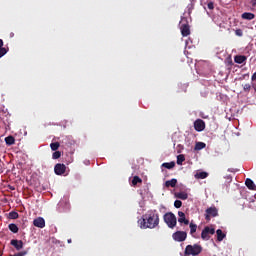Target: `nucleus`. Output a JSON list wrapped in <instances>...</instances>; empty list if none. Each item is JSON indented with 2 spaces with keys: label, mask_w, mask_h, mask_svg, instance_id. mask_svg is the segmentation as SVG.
I'll use <instances>...</instances> for the list:
<instances>
[{
  "label": "nucleus",
  "mask_w": 256,
  "mask_h": 256,
  "mask_svg": "<svg viewBox=\"0 0 256 256\" xmlns=\"http://www.w3.org/2000/svg\"><path fill=\"white\" fill-rule=\"evenodd\" d=\"M138 225L140 229H155V227H159V214L155 210L148 211L138 220Z\"/></svg>",
  "instance_id": "1"
},
{
  "label": "nucleus",
  "mask_w": 256,
  "mask_h": 256,
  "mask_svg": "<svg viewBox=\"0 0 256 256\" xmlns=\"http://www.w3.org/2000/svg\"><path fill=\"white\" fill-rule=\"evenodd\" d=\"M203 252V247L199 244H194V245H187L184 251V255L186 256H197V255H201V253Z\"/></svg>",
  "instance_id": "2"
},
{
  "label": "nucleus",
  "mask_w": 256,
  "mask_h": 256,
  "mask_svg": "<svg viewBox=\"0 0 256 256\" xmlns=\"http://www.w3.org/2000/svg\"><path fill=\"white\" fill-rule=\"evenodd\" d=\"M163 219L169 229H175V227H177V217L173 212H167L164 214Z\"/></svg>",
  "instance_id": "3"
},
{
  "label": "nucleus",
  "mask_w": 256,
  "mask_h": 256,
  "mask_svg": "<svg viewBox=\"0 0 256 256\" xmlns=\"http://www.w3.org/2000/svg\"><path fill=\"white\" fill-rule=\"evenodd\" d=\"M180 31L182 37H189V35H191V28L189 27V22H187V18H183L181 20Z\"/></svg>",
  "instance_id": "4"
},
{
  "label": "nucleus",
  "mask_w": 256,
  "mask_h": 256,
  "mask_svg": "<svg viewBox=\"0 0 256 256\" xmlns=\"http://www.w3.org/2000/svg\"><path fill=\"white\" fill-rule=\"evenodd\" d=\"M210 235H215V228L206 226L201 232V239L203 241H209L211 239Z\"/></svg>",
  "instance_id": "5"
},
{
  "label": "nucleus",
  "mask_w": 256,
  "mask_h": 256,
  "mask_svg": "<svg viewBox=\"0 0 256 256\" xmlns=\"http://www.w3.org/2000/svg\"><path fill=\"white\" fill-rule=\"evenodd\" d=\"M219 215V210H217V207H209L206 209L205 219L206 221H211V217H217Z\"/></svg>",
  "instance_id": "6"
},
{
  "label": "nucleus",
  "mask_w": 256,
  "mask_h": 256,
  "mask_svg": "<svg viewBox=\"0 0 256 256\" xmlns=\"http://www.w3.org/2000/svg\"><path fill=\"white\" fill-rule=\"evenodd\" d=\"M172 238L174 241H177L178 243H183L187 239V232L185 231H176L173 233Z\"/></svg>",
  "instance_id": "7"
},
{
  "label": "nucleus",
  "mask_w": 256,
  "mask_h": 256,
  "mask_svg": "<svg viewBox=\"0 0 256 256\" xmlns=\"http://www.w3.org/2000/svg\"><path fill=\"white\" fill-rule=\"evenodd\" d=\"M67 171V166L65 164L58 163L54 166V172L56 175H65Z\"/></svg>",
  "instance_id": "8"
},
{
  "label": "nucleus",
  "mask_w": 256,
  "mask_h": 256,
  "mask_svg": "<svg viewBox=\"0 0 256 256\" xmlns=\"http://www.w3.org/2000/svg\"><path fill=\"white\" fill-rule=\"evenodd\" d=\"M194 129H195V131H198L199 133L201 131H205V121H203L201 119L195 120Z\"/></svg>",
  "instance_id": "9"
},
{
  "label": "nucleus",
  "mask_w": 256,
  "mask_h": 256,
  "mask_svg": "<svg viewBox=\"0 0 256 256\" xmlns=\"http://www.w3.org/2000/svg\"><path fill=\"white\" fill-rule=\"evenodd\" d=\"M34 227H38L39 229H43L45 227V219L43 217H38L33 221Z\"/></svg>",
  "instance_id": "10"
},
{
  "label": "nucleus",
  "mask_w": 256,
  "mask_h": 256,
  "mask_svg": "<svg viewBox=\"0 0 256 256\" xmlns=\"http://www.w3.org/2000/svg\"><path fill=\"white\" fill-rule=\"evenodd\" d=\"M10 245L15 247V249H17V251H21V249H23V241H21V240L13 239V240H11Z\"/></svg>",
  "instance_id": "11"
},
{
  "label": "nucleus",
  "mask_w": 256,
  "mask_h": 256,
  "mask_svg": "<svg viewBox=\"0 0 256 256\" xmlns=\"http://www.w3.org/2000/svg\"><path fill=\"white\" fill-rule=\"evenodd\" d=\"M178 223H184V225H189V220L185 218V212H178Z\"/></svg>",
  "instance_id": "12"
},
{
  "label": "nucleus",
  "mask_w": 256,
  "mask_h": 256,
  "mask_svg": "<svg viewBox=\"0 0 256 256\" xmlns=\"http://www.w3.org/2000/svg\"><path fill=\"white\" fill-rule=\"evenodd\" d=\"M245 185H246V187H248L250 189V191H256L255 182H253V180H251V178L246 179Z\"/></svg>",
  "instance_id": "13"
},
{
  "label": "nucleus",
  "mask_w": 256,
  "mask_h": 256,
  "mask_svg": "<svg viewBox=\"0 0 256 256\" xmlns=\"http://www.w3.org/2000/svg\"><path fill=\"white\" fill-rule=\"evenodd\" d=\"M234 61L238 63V65H242V63H245L247 61V56L244 55H236L234 57Z\"/></svg>",
  "instance_id": "14"
},
{
  "label": "nucleus",
  "mask_w": 256,
  "mask_h": 256,
  "mask_svg": "<svg viewBox=\"0 0 256 256\" xmlns=\"http://www.w3.org/2000/svg\"><path fill=\"white\" fill-rule=\"evenodd\" d=\"M242 19H246V21H253V19H255V14L251 12H244L242 14Z\"/></svg>",
  "instance_id": "15"
},
{
  "label": "nucleus",
  "mask_w": 256,
  "mask_h": 256,
  "mask_svg": "<svg viewBox=\"0 0 256 256\" xmlns=\"http://www.w3.org/2000/svg\"><path fill=\"white\" fill-rule=\"evenodd\" d=\"M216 235H217V241L221 242L223 241V239H225V237H227V235L225 233H223V230L218 229L216 231Z\"/></svg>",
  "instance_id": "16"
},
{
  "label": "nucleus",
  "mask_w": 256,
  "mask_h": 256,
  "mask_svg": "<svg viewBox=\"0 0 256 256\" xmlns=\"http://www.w3.org/2000/svg\"><path fill=\"white\" fill-rule=\"evenodd\" d=\"M190 227V235L195 238V233H197V224L191 222L189 224Z\"/></svg>",
  "instance_id": "17"
},
{
  "label": "nucleus",
  "mask_w": 256,
  "mask_h": 256,
  "mask_svg": "<svg viewBox=\"0 0 256 256\" xmlns=\"http://www.w3.org/2000/svg\"><path fill=\"white\" fill-rule=\"evenodd\" d=\"M177 186V179L172 178L171 180H167L165 182V187H176Z\"/></svg>",
  "instance_id": "18"
},
{
  "label": "nucleus",
  "mask_w": 256,
  "mask_h": 256,
  "mask_svg": "<svg viewBox=\"0 0 256 256\" xmlns=\"http://www.w3.org/2000/svg\"><path fill=\"white\" fill-rule=\"evenodd\" d=\"M207 177H209V173L207 172H197L195 174L196 179H207Z\"/></svg>",
  "instance_id": "19"
},
{
  "label": "nucleus",
  "mask_w": 256,
  "mask_h": 256,
  "mask_svg": "<svg viewBox=\"0 0 256 256\" xmlns=\"http://www.w3.org/2000/svg\"><path fill=\"white\" fill-rule=\"evenodd\" d=\"M8 229L9 231H11V233H19V227L17 226V224H14V223L9 224Z\"/></svg>",
  "instance_id": "20"
},
{
  "label": "nucleus",
  "mask_w": 256,
  "mask_h": 256,
  "mask_svg": "<svg viewBox=\"0 0 256 256\" xmlns=\"http://www.w3.org/2000/svg\"><path fill=\"white\" fill-rule=\"evenodd\" d=\"M205 147H207V144H205V142H197L195 144V151H201V149H205Z\"/></svg>",
  "instance_id": "21"
},
{
  "label": "nucleus",
  "mask_w": 256,
  "mask_h": 256,
  "mask_svg": "<svg viewBox=\"0 0 256 256\" xmlns=\"http://www.w3.org/2000/svg\"><path fill=\"white\" fill-rule=\"evenodd\" d=\"M5 143H6V145H9V146L15 145V137H13V136H7V137L5 138Z\"/></svg>",
  "instance_id": "22"
},
{
  "label": "nucleus",
  "mask_w": 256,
  "mask_h": 256,
  "mask_svg": "<svg viewBox=\"0 0 256 256\" xmlns=\"http://www.w3.org/2000/svg\"><path fill=\"white\" fill-rule=\"evenodd\" d=\"M138 183H143V179H141L139 176H134L132 179L133 187H136Z\"/></svg>",
  "instance_id": "23"
},
{
  "label": "nucleus",
  "mask_w": 256,
  "mask_h": 256,
  "mask_svg": "<svg viewBox=\"0 0 256 256\" xmlns=\"http://www.w3.org/2000/svg\"><path fill=\"white\" fill-rule=\"evenodd\" d=\"M165 169H173L175 167V162H165L162 164Z\"/></svg>",
  "instance_id": "24"
},
{
  "label": "nucleus",
  "mask_w": 256,
  "mask_h": 256,
  "mask_svg": "<svg viewBox=\"0 0 256 256\" xmlns=\"http://www.w3.org/2000/svg\"><path fill=\"white\" fill-rule=\"evenodd\" d=\"M59 147H61V144H59V142H53L50 144V149H52L53 151H57Z\"/></svg>",
  "instance_id": "25"
},
{
  "label": "nucleus",
  "mask_w": 256,
  "mask_h": 256,
  "mask_svg": "<svg viewBox=\"0 0 256 256\" xmlns=\"http://www.w3.org/2000/svg\"><path fill=\"white\" fill-rule=\"evenodd\" d=\"M183 161H185V155L180 154L177 156V165H183Z\"/></svg>",
  "instance_id": "26"
},
{
  "label": "nucleus",
  "mask_w": 256,
  "mask_h": 256,
  "mask_svg": "<svg viewBox=\"0 0 256 256\" xmlns=\"http://www.w3.org/2000/svg\"><path fill=\"white\" fill-rule=\"evenodd\" d=\"M178 199H182V201H185L186 199H188L189 195H187V193L184 192H180L177 194Z\"/></svg>",
  "instance_id": "27"
},
{
  "label": "nucleus",
  "mask_w": 256,
  "mask_h": 256,
  "mask_svg": "<svg viewBox=\"0 0 256 256\" xmlns=\"http://www.w3.org/2000/svg\"><path fill=\"white\" fill-rule=\"evenodd\" d=\"M9 219H19V213L12 211L9 213Z\"/></svg>",
  "instance_id": "28"
},
{
  "label": "nucleus",
  "mask_w": 256,
  "mask_h": 256,
  "mask_svg": "<svg viewBox=\"0 0 256 256\" xmlns=\"http://www.w3.org/2000/svg\"><path fill=\"white\" fill-rule=\"evenodd\" d=\"M61 158V151L55 150V152L52 154V159H60Z\"/></svg>",
  "instance_id": "29"
},
{
  "label": "nucleus",
  "mask_w": 256,
  "mask_h": 256,
  "mask_svg": "<svg viewBox=\"0 0 256 256\" xmlns=\"http://www.w3.org/2000/svg\"><path fill=\"white\" fill-rule=\"evenodd\" d=\"M182 205L183 202H181V200H175L174 207H176V209H181Z\"/></svg>",
  "instance_id": "30"
},
{
  "label": "nucleus",
  "mask_w": 256,
  "mask_h": 256,
  "mask_svg": "<svg viewBox=\"0 0 256 256\" xmlns=\"http://www.w3.org/2000/svg\"><path fill=\"white\" fill-rule=\"evenodd\" d=\"M7 51H9L7 48H0V59L4 55H7Z\"/></svg>",
  "instance_id": "31"
},
{
  "label": "nucleus",
  "mask_w": 256,
  "mask_h": 256,
  "mask_svg": "<svg viewBox=\"0 0 256 256\" xmlns=\"http://www.w3.org/2000/svg\"><path fill=\"white\" fill-rule=\"evenodd\" d=\"M208 9H210V11H213V9H215V3L214 2H208V5H207Z\"/></svg>",
  "instance_id": "32"
},
{
  "label": "nucleus",
  "mask_w": 256,
  "mask_h": 256,
  "mask_svg": "<svg viewBox=\"0 0 256 256\" xmlns=\"http://www.w3.org/2000/svg\"><path fill=\"white\" fill-rule=\"evenodd\" d=\"M235 35H237V37H243V30H241V29H236V30H235Z\"/></svg>",
  "instance_id": "33"
},
{
  "label": "nucleus",
  "mask_w": 256,
  "mask_h": 256,
  "mask_svg": "<svg viewBox=\"0 0 256 256\" xmlns=\"http://www.w3.org/2000/svg\"><path fill=\"white\" fill-rule=\"evenodd\" d=\"M25 255H27V251L18 252L16 254L10 255V256H25Z\"/></svg>",
  "instance_id": "34"
},
{
  "label": "nucleus",
  "mask_w": 256,
  "mask_h": 256,
  "mask_svg": "<svg viewBox=\"0 0 256 256\" xmlns=\"http://www.w3.org/2000/svg\"><path fill=\"white\" fill-rule=\"evenodd\" d=\"M244 91H251V84H245L243 86Z\"/></svg>",
  "instance_id": "35"
},
{
  "label": "nucleus",
  "mask_w": 256,
  "mask_h": 256,
  "mask_svg": "<svg viewBox=\"0 0 256 256\" xmlns=\"http://www.w3.org/2000/svg\"><path fill=\"white\" fill-rule=\"evenodd\" d=\"M251 80L256 81V72L252 75Z\"/></svg>",
  "instance_id": "36"
},
{
  "label": "nucleus",
  "mask_w": 256,
  "mask_h": 256,
  "mask_svg": "<svg viewBox=\"0 0 256 256\" xmlns=\"http://www.w3.org/2000/svg\"><path fill=\"white\" fill-rule=\"evenodd\" d=\"M4 47H3V40L2 39H0V49H3Z\"/></svg>",
  "instance_id": "37"
},
{
  "label": "nucleus",
  "mask_w": 256,
  "mask_h": 256,
  "mask_svg": "<svg viewBox=\"0 0 256 256\" xmlns=\"http://www.w3.org/2000/svg\"><path fill=\"white\" fill-rule=\"evenodd\" d=\"M252 87H253L254 91H256V83H253Z\"/></svg>",
  "instance_id": "38"
},
{
  "label": "nucleus",
  "mask_w": 256,
  "mask_h": 256,
  "mask_svg": "<svg viewBox=\"0 0 256 256\" xmlns=\"http://www.w3.org/2000/svg\"><path fill=\"white\" fill-rule=\"evenodd\" d=\"M10 37H15V33L11 32Z\"/></svg>",
  "instance_id": "39"
},
{
  "label": "nucleus",
  "mask_w": 256,
  "mask_h": 256,
  "mask_svg": "<svg viewBox=\"0 0 256 256\" xmlns=\"http://www.w3.org/2000/svg\"><path fill=\"white\" fill-rule=\"evenodd\" d=\"M10 189H11L12 191H15V187H10Z\"/></svg>",
  "instance_id": "40"
},
{
  "label": "nucleus",
  "mask_w": 256,
  "mask_h": 256,
  "mask_svg": "<svg viewBox=\"0 0 256 256\" xmlns=\"http://www.w3.org/2000/svg\"><path fill=\"white\" fill-rule=\"evenodd\" d=\"M68 243H71V239H68Z\"/></svg>",
  "instance_id": "41"
},
{
  "label": "nucleus",
  "mask_w": 256,
  "mask_h": 256,
  "mask_svg": "<svg viewBox=\"0 0 256 256\" xmlns=\"http://www.w3.org/2000/svg\"><path fill=\"white\" fill-rule=\"evenodd\" d=\"M228 179H230V181H231V176H228Z\"/></svg>",
  "instance_id": "42"
},
{
  "label": "nucleus",
  "mask_w": 256,
  "mask_h": 256,
  "mask_svg": "<svg viewBox=\"0 0 256 256\" xmlns=\"http://www.w3.org/2000/svg\"><path fill=\"white\" fill-rule=\"evenodd\" d=\"M2 255H3V253L0 252V256H2Z\"/></svg>",
  "instance_id": "43"
}]
</instances>
